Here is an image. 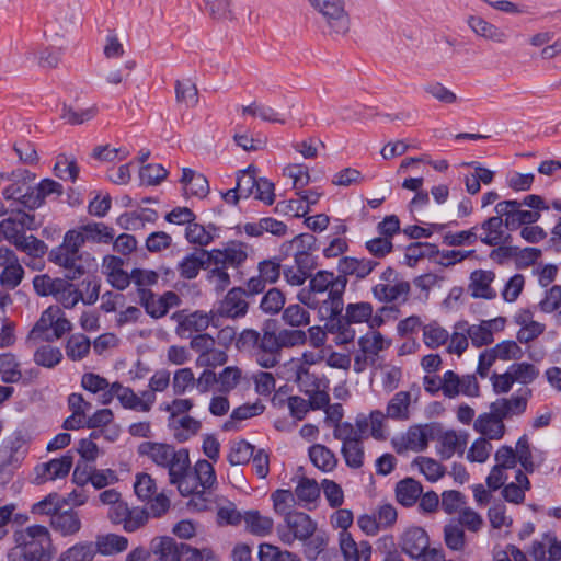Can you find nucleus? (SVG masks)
Here are the masks:
<instances>
[{"instance_id": "c9c22d12", "label": "nucleus", "mask_w": 561, "mask_h": 561, "mask_svg": "<svg viewBox=\"0 0 561 561\" xmlns=\"http://www.w3.org/2000/svg\"><path fill=\"white\" fill-rule=\"evenodd\" d=\"M527 407V400L519 396H513L508 399H499L490 404V410L499 414L502 419L511 415L522 414Z\"/></svg>"}, {"instance_id": "37998d69", "label": "nucleus", "mask_w": 561, "mask_h": 561, "mask_svg": "<svg viewBox=\"0 0 561 561\" xmlns=\"http://www.w3.org/2000/svg\"><path fill=\"white\" fill-rule=\"evenodd\" d=\"M20 362L12 353L0 354V375L4 383H18L23 379Z\"/></svg>"}, {"instance_id": "58836bf2", "label": "nucleus", "mask_w": 561, "mask_h": 561, "mask_svg": "<svg viewBox=\"0 0 561 561\" xmlns=\"http://www.w3.org/2000/svg\"><path fill=\"white\" fill-rule=\"evenodd\" d=\"M308 454L311 462L323 472L332 471L337 465L335 454L325 445H312Z\"/></svg>"}, {"instance_id": "6e6552de", "label": "nucleus", "mask_w": 561, "mask_h": 561, "mask_svg": "<svg viewBox=\"0 0 561 561\" xmlns=\"http://www.w3.org/2000/svg\"><path fill=\"white\" fill-rule=\"evenodd\" d=\"M317 525L307 513L294 511L287 513L284 523L277 526V536L285 546H293L295 541H306Z\"/></svg>"}, {"instance_id": "a211bd4d", "label": "nucleus", "mask_w": 561, "mask_h": 561, "mask_svg": "<svg viewBox=\"0 0 561 561\" xmlns=\"http://www.w3.org/2000/svg\"><path fill=\"white\" fill-rule=\"evenodd\" d=\"M430 547L426 531L421 527L407 529L401 537V549L412 559L421 558Z\"/></svg>"}, {"instance_id": "79ce46f5", "label": "nucleus", "mask_w": 561, "mask_h": 561, "mask_svg": "<svg viewBox=\"0 0 561 561\" xmlns=\"http://www.w3.org/2000/svg\"><path fill=\"white\" fill-rule=\"evenodd\" d=\"M207 14L217 22L236 20L232 0H203Z\"/></svg>"}, {"instance_id": "c756f323", "label": "nucleus", "mask_w": 561, "mask_h": 561, "mask_svg": "<svg viewBox=\"0 0 561 561\" xmlns=\"http://www.w3.org/2000/svg\"><path fill=\"white\" fill-rule=\"evenodd\" d=\"M207 253L209 251L198 250L183 257L178 265L180 276L185 279L195 278L199 271L206 267Z\"/></svg>"}, {"instance_id": "8fccbe9b", "label": "nucleus", "mask_w": 561, "mask_h": 561, "mask_svg": "<svg viewBox=\"0 0 561 561\" xmlns=\"http://www.w3.org/2000/svg\"><path fill=\"white\" fill-rule=\"evenodd\" d=\"M549 548L540 541H535L531 547L530 556L535 561H559L561 560V542L556 538L548 539Z\"/></svg>"}, {"instance_id": "3c124183", "label": "nucleus", "mask_w": 561, "mask_h": 561, "mask_svg": "<svg viewBox=\"0 0 561 561\" xmlns=\"http://www.w3.org/2000/svg\"><path fill=\"white\" fill-rule=\"evenodd\" d=\"M171 424L174 428V437L181 443L190 439L202 427V423L190 415H182L179 419H174Z\"/></svg>"}, {"instance_id": "a19ab883", "label": "nucleus", "mask_w": 561, "mask_h": 561, "mask_svg": "<svg viewBox=\"0 0 561 561\" xmlns=\"http://www.w3.org/2000/svg\"><path fill=\"white\" fill-rule=\"evenodd\" d=\"M135 66L133 60L126 61L123 66L108 65L103 69L101 79L106 85H121L127 81Z\"/></svg>"}, {"instance_id": "c03bdc74", "label": "nucleus", "mask_w": 561, "mask_h": 561, "mask_svg": "<svg viewBox=\"0 0 561 561\" xmlns=\"http://www.w3.org/2000/svg\"><path fill=\"white\" fill-rule=\"evenodd\" d=\"M151 551L159 561H179L180 543L170 537H162L152 540Z\"/></svg>"}, {"instance_id": "052dcab7", "label": "nucleus", "mask_w": 561, "mask_h": 561, "mask_svg": "<svg viewBox=\"0 0 561 561\" xmlns=\"http://www.w3.org/2000/svg\"><path fill=\"white\" fill-rule=\"evenodd\" d=\"M241 112L242 115L259 116L265 122L285 124V119L280 117L279 113L268 105L253 102L249 105H243Z\"/></svg>"}, {"instance_id": "0e129e2a", "label": "nucleus", "mask_w": 561, "mask_h": 561, "mask_svg": "<svg viewBox=\"0 0 561 561\" xmlns=\"http://www.w3.org/2000/svg\"><path fill=\"white\" fill-rule=\"evenodd\" d=\"M413 465L431 481L436 482L445 474V468L435 459L428 457H417Z\"/></svg>"}, {"instance_id": "39448f33", "label": "nucleus", "mask_w": 561, "mask_h": 561, "mask_svg": "<svg viewBox=\"0 0 561 561\" xmlns=\"http://www.w3.org/2000/svg\"><path fill=\"white\" fill-rule=\"evenodd\" d=\"M318 14L322 32L330 37H344L351 30L346 0H307Z\"/></svg>"}, {"instance_id": "72a5a7b5", "label": "nucleus", "mask_w": 561, "mask_h": 561, "mask_svg": "<svg viewBox=\"0 0 561 561\" xmlns=\"http://www.w3.org/2000/svg\"><path fill=\"white\" fill-rule=\"evenodd\" d=\"M411 401L410 391L397 392L387 404V417L396 421H408L410 419Z\"/></svg>"}, {"instance_id": "6e6d98bb", "label": "nucleus", "mask_w": 561, "mask_h": 561, "mask_svg": "<svg viewBox=\"0 0 561 561\" xmlns=\"http://www.w3.org/2000/svg\"><path fill=\"white\" fill-rule=\"evenodd\" d=\"M107 267L111 270L108 273V282L113 287L123 290L129 286L131 280V273L128 274L122 270V260L115 256L108 257Z\"/></svg>"}, {"instance_id": "7ed1b4c3", "label": "nucleus", "mask_w": 561, "mask_h": 561, "mask_svg": "<svg viewBox=\"0 0 561 561\" xmlns=\"http://www.w3.org/2000/svg\"><path fill=\"white\" fill-rule=\"evenodd\" d=\"M247 252L241 244L225 249H213L207 253V280L216 293H222L230 285L229 267L237 268L247 260Z\"/></svg>"}, {"instance_id": "69168bd1", "label": "nucleus", "mask_w": 561, "mask_h": 561, "mask_svg": "<svg viewBox=\"0 0 561 561\" xmlns=\"http://www.w3.org/2000/svg\"><path fill=\"white\" fill-rule=\"evenodd\" d=\"M15 247L20 251L25 252L32 259L42 257L46 251L47 245L44 241L37 239L34 236H24L15 241Z\"/></svg>"}, {"instance_id": "ea45409f", "label": "nucleus", "mask_w": 561, "mask_h": 561, "mask_svg": "<svg viewBox=\"0 0 561 561\" xmlns=\"http://www.w3.org/2000/svg\"><path fill=\"white\" fill-rule=\"evenodd\" d=\"M247 529L255 536H267L272 533L274 520L259 511H248L243 516Z\"/></svg>"}, {"instance_id": "f03ea898", "label": "nucleus", "mask_w": 561, "mask_h": 561, "mask_svg": "<svg viewBox=\"0 0 561 561\" xmlns=\"http://www.w3.org/2000/svg\"><path fill=\"white\" fill-rule=\"evenodd\" d=\"M14 547L8 552V561H50L53 545L47 527L32 525L16 530Z\"/></svg>"}, {"instance_id": "5701e85b", "label": "nucleus", "mask_w": 561, "mask_h": 561, "mask_svg": "<svg viewBox=\"0 0 561 561\" xmlns=\"http://www.w3.org/2000/svg\"><path fill=\"white\" fill-rule=\"evenodd\" d=\"M379 263L370 259H356L344 256L339 261L337 270L346 278L347 275L356 276L359 279L368 276Z\"/></svg>"}, {"instance_id": "6ab92c4d", "label": "nucleus", "mask_w": 561, "mask_h": 561, "mask_svg": "<svg viewBox=\"0 0 561 561\" xmlns=\"http://www.w3.org/2000/svg\"><path fill=\"white\" fill-rule=\"evenodd\" d=\"M473 428L486 439L497 440L505 434L503 419L491 410L474 420Z\"/></svg>"}, {"instance_id": "a18cd8bd", "label": "nucleus", "mask_w": 561, "mask_h": 561, "mask_svg": "<svg viewBox=\"0 0 561 561\" xmlns=\"http://www.w3.org/2000/svg\"><path fill=\"white\" fill-rule=\"evenodd\" d=\"M257 558L259 561H302L297 553L268 542L259 546Z\"/></svg>"}, {"instance_id": "bf43d9fd", "label": "nucleus", "mask_w": 561, "mask_h": 561, "mask_svg": "<svg viewBox=\"0 0 561 561\" xmlns=\"http://www.w3.org/2000/svg\"><path fill=\"white\" fill-rule=\"evenodd\" d=\"M264 409L265 407L260 402L240 405L232 411L230 420L224 423L222 430L231 431L234 428V421H243L252 416L260 415L263 413Z\"/></svg>"}, {"instance_id": "f3484780", "label": "nucleus", "mask_w": 561, "mask_h": 561, "mask_svg": "<svg viewBox=\"0 0 561 561\" xmlns=\"http://www.w3.org/2000/svg\"><path fill=\"white\" fill-rule=\"evenodd\" d=\"M495 277V273L489 270H474L471 272L468 284V291L471 297L485 300L496 298L497 293L492 287Z\"/></svg>"}, {"instance_id": "aec40b11", "label": "nucleus", "mask_w": 561, "mask_h": 561, "mask_svg": "<svg viewBox=\"0 0 561 561\" xmlns=\"http://www.w3.org/2000/svg\"><path fill=\"white\" fill-rule=\"evenodd\" d=\"M503 226H505L503 219L500 216H492L485 219L481 224L482 233L478 237V239L486 245L496 247L503 243H506L511 236L506 234Z\"/></svg>"}, {"instance_id": "b1692460", "label": "nucleus", "mask_w": 561, "mask_h": 561, "mask_svg": "<svg viewBox=\"0 0 561 561\" xmlns=\"http://www.w3.org/2000/svg\"><path fill=\"white\" fill-rule=\"evenodd\" d=\"M50 526L62 536H73L81 529V519L72 508L59 511L50 517Z\"/></svg>"}, {"instance_id": "ddd939ff", "label": "nucleus", "mask_w": 561, "mask_h": 561, "mask_svg": "<svg viewBox=\"0 0 561 561\" xmlns=\"http://www.w3.org/2000/svg\"><path fill=\"white\" fill-rule=\"evenodd\" d=\"M113 393L124 409L137 412H149L157 399L152 391H142L138 396L131 388L118 381L113 382Z\"/></svg>"}, {"instance_id": "864d4df0", "label": "nucleus", "mask_w": 561, "mask_h": 561, "mask_svg": "<svg viewBox=\"0 0 561 561\" xmlns=\"http://www.w3.org/2000/svg\"><path fill=\"white\" fill-rule=\"evenodd\" d=\"M95 554L93 542H78L62 552L57 561H92Z\"/></svg>"}, {"instance_id": "4c0bfd02", "label": "nucleus", "mask_w": 561, "mask_h": 561, "mask_svg": "<svg viewBox=\"0 0 561 561\" xmlns=\"http://www.w3.org/2000/svg\"><path fill=\"white\" fill-rule=\"evenodd\" d=\"M77 232L81 234L83 243L85 241L110 243L114 239V230L103 222H91L84 225L80 230H77Z\"/></svg>"}, {"instance_id": "20e7f679", "label": "nucleus", "mask_w": 561, "mask_h": 561, "mask_svg": "<svg viewBox=\"0 0 561 561\" xmlns=\"http://www.w3.org/2000/svg\"><path fill=\"white\" fill-rule=\"evenodd\" d=\"M237 347L253 351L259 365L264 368L275 367L280 359L277 333L267 329L262 333L253 329H244L237 339Z\"/></svg>"}, {"instance_id": "dca6fc26", "label": "nucleus", "mask_w": 561, "mask_h": 561, "mask_svg": "<svg viewBox=\"0 0 561 561\" xmlns=\"http://www.w3.org/2000/svg\"><path fill=\"white\" fill-rule=\"evenodd\" d=\"M245 297V289L241 287L231 288L219 302L215 314L231 319L244 317L249 308Z\"/></svg>"}, {"instance_id": "e433bc0d", "label": "nucleus", "mask_w": 561, "mask_h": 561, "mask_svg": "<svg viewBox=\"0 0 561 561\" xmlns=\"http://www.w3.org/2000/svg\"><path fill=\"white\" fill-rule=\"evenodd\" d=\"M301 543L306 559L314 561L325 550L329 543V535L317 525L309 538L306 541H301Z\"/></svg>"}, {"instance_id": "680f3d73", "label": "nucleus", "mask_w": 561, "mask_h": 561, "mask_svg": "<svg viewBox=\"0 0 561 561\" xmlns=\"http://www.w3.org/2000/svg\"><path fill=\"white\" fill-rule=\"evenodd\" d=\"M373 314V306L370 302L362 301L348 304L345 309V314H341V319L348 323H362L370 319Z\"/></svg>"}, {"instance_id": "2f4dec72", "label": "nucleus", "mask_w": 561, "mask_h": 561, "mask_svg": "<svg viewBox=\"0 0 561 561\" xmlns=\"http://www.w3.org/2000/svg\"><path fill=\"white\" fill-rule=\"evenodd\" d=\"M32 194L27 197L28 209L38 208L45 201L46 197L56 194L61 195L64 190L62 185L51 179H45L38 183V185L32 187Z\"/></svg>"}, {"instance_id": "bb28decb", "label": "nucleus", "mask_w": 561, "mask_h": 561, "mask_svg": "<svg viewBox=\"0 0 561 561\" xmlns=\"http://www.w3.org/2000/svg\"><path fill=\"white\" fill-rule=\"evenodd\" d=\"M390 345V340H387L378 331H369L358 339L359 350L375 363L379 359L380 352L387 350Z\"/></svg>"}, {"instance_id": "9d476101", "label": "nucleus", "mask_w": 561, "mask_h": 561, "mask_svg": "<svg viewBox=\"0 0 561 561\" xmlns=\"http://www.w3.org/2000/svg\"><path fill=\"white\" fill-rule=\"evenodd\" d=\"M353 432L348 426L342 430H333V437L342 443L341 454L347 467L359 469L364 466L365 451L363 439L354 438Z\"/></svg>"}, {"instance_id": "338daca9", "label": "nucleus", "mask_w": 561, "mask_h": 561, "mask_svg": "<svg viewBox=\"0 0 561 561\" xmlns=\"http://www.w3.org/2000/svg\"><path fill=\"white\" fill-rule=\"evenodd\" d=\"M295 495L300 503H312L320 496V488L316 480L304 477L295 489Z\"/></svg>"}, {"instance_id": "473e14b6", "label": "nucleus", "mask_w": 561, "mask_h": 561, "mask_svg": "<svg viewBox=\"0 0 561 561\" xmlns=\"http://www.w3.org/2000/svg\"><path fill=\"white\" fill-rule=\"evenodd\" d=\"M423 493L422 484L413 478H405L396 485L397 501L403 506L414 505Z\"/></svg>"}, {"instance_id": "603ef678", "label": "nucleus", "mask_w": 561, "mask_h": 561, "mask_svg": "<svg viewBox=\"0 0 561 561\" xmlns=\"http://www.w3.org/2000/svg\"><path fill=\"white\" fill-rule=\"evenodd\" d=\"M91 342L84 334H72L66 344V355L69 359L77 362L88 356Z\"/></svg>"}, {"instance_id": "423d86ee", "label": "nucleus", "mask_w": 561, "mask_h": 561, "mask_svg": "<svg viewBox=\"0 0 561 561\" xmlns=\"http://www.w3.org/2000/svg\"><path fill=\"white\" fill-rule=\"evenodd\" d=\"M83 245V239L77 230H69L60 245L49 252V260L67 271L66 277L75 279L84 274L79 249Z\"/></svg>"}, {"instance_id": "a878e982", "label": "nucleus", "mask_w": 561, "mask_h": 561, "mask_svg": "<svg viewBox=\"0 0 561 561\" xmlns=\"http://www.w3.org/2000/svg\"><path fill=\"white\" fill-rule=\"evenodd\" d=\"M169 481L171 484L176 485L180 494L183 496H188L191 493L201 491L198 489L201 485L196 473L194 470H191L190 456H187L184 468L176 472L175 476H169Z\"/></svg>"}, {"instance_id": "e2e57ef3", "label": "nucleus", "mask_w": 561, "mask_h": 561, "mask_svg": "<svg viewBox=\"0 0 561 561\" xmlns=\"http://www.w3.org/2000/svg\"><path fill=\"white\" fill-rule=\"evenodd\" d=\"M254 454V446L247 440H239L231 445L228 461L231 466H241L250 461Z\"/></svg>"}, {"instance_id": "9b49d317", "label": "nucleus", "mask_w": 561, "mask_h": 561, "mask_svg": "<svg viewBox=\"0 0 561 561\" xmlns=\"http://www.w3.org/2000/svg\"><path fill=\"white\" fill-rule=\"evenodd\" d=\"M442 392L449 399H454L459 394L473 398L480 393L478 380L473 375L459 377L453 370H447L442 377Z\"/></svg>"}, {"instance_id": "49530a36", "label": "nucleus", "mask_w": 561, "mask_h": 561, "mask_svg": "<svg viewBox=\"0 0 561 561\" xmlns=\"http://www.w3.org/2000/svg\"><path fill=\"white\" fill-rule=\"evenodd\" d=\"M57 288L54 294V298L62 305L66 309L73 308L81 299H83L82 293L76 288V286L66 279H60L57 283Z\"/></svg>"}, {"instance_id": "f704fd0d", "label": "nucleus", "mask_w": 561, "mask_h": 561, "mask_svg": "<svg viewBox=\"0 0 561 561\" xmlns=\"http://www.w3.org/2000/svg\"><path fill=\"white\" fill-rule=\"evenodd\" d=\"M94 543L96 552L113 556L123 552L128 547V539L116 534L99 535Z\"/></svg>"}, {"instance_id": "4be33fe9", "label": "nucleus", "mask_w": 561, "mask_h": 561, "mask_svg": "<svg viewBox=\"0 0 561 561\" xmlns=\"http://www.w3.org/2000/svg\"><path fill=\"white\" fill-rule=\"evenodd\" d=\"M468 435L447 431L438 437L437 453L442 459H449L456 453L462 455L467 445Z\"/></svg>"}, {"instance_id": "7c9ffc66", "label": "nucleus", "mask_w": 561, "mask_h": 561, "mask_svg": "<svg viewBox=\"0 0 561 561\" xmlns=\"http://www.w3.org/2000/svg\"><path fill=\"white\" fill-rule=\"evenodd\" d=\"M181 183L185 185V193L192 196L203 198L209 193V184L206 176L192 169L182 170Z\"/></svg>"}, {"instance_id": "1a4fd4ad", "label": "nucleus", "mask_w": 561, "mask_h": 561, "mask_svg": "<svg viewBox=\"0 0 561 561\" xmlns=\"http://www.w3.org/2000/svg\"><path fill=\"white\" fill-rule=\"evenodd\" d=\"M434 438V426L430 424L413 425L399 437L392 439L393 448L397 453L401 454L407 450L422 451L427 445L428 440Z\"/></svg>"}, {"instance_id": "c85d7f7f", "label": "nucleus", "mask_w": 561, "mask_h": 561, "mask_svg": "<svg viewBox=\"0 0 561 561\" xmlns=\"http://www.w3.org/2000/svg\"><path fill=\"white\" fill-rule=\"evenodd\" d=\"M410 293L408 282H398L396 284L379 283L373 287V295L379 301L392 302L399 299H407Z\"/></svg>"}, {"instance_id": "09e8293b", "label": "nucleus", "mask_w": 561, "mask_h": 561, "mask_svg": "<svg viewBox=\"0 0 561 561\" xmlns=\"http://www.w3.org/2000/svg\"><path fill=\"white\" fill-rule=\"evenodd\" d=\"M444 541L448 549L453 551H462L466 547V535L460 523L456 519L449 520L444 526Z\"/></svg>"}, {"instance_id": "de8ad7c7", "label": "nucleus", "mask_w": 561, "mask_h": 561, "mask_svg": "<svg viewBox=\"0 0 561 561\" xmlns=\"http://www.w3.org/2000/svg\"><path fill=\"white\" fill-rule=\"evenodd\" d=\"M26 61H37L42 68H56L60 61V53L54 48L45 47L41 49L31 48L25 53Z\"/></svg>"}, {"instance_id": "cd10ccee", "label": "nucleus", "mask_w": 561, "mask_h": 561, "mask_svg": "<svg viewBox=\"0 0 561 561\" xmlns=\"http://www.w3.org/2000/svg\"><path fill=\"white\" fill-rule=\"evenodd\" d=\"M58 314H61V310L58 306H50L44 310L28 333L27 340L45 342V336L50 335L55 318H57Z\"/></svg>"}, {"instance_id": "13d9d810", "label": "nucleus", "mask_w": 561, "mask_h": 561, "mask_svg": "<svg viewBox=\"0 0 561 561\" xmlns=\"http://www.w3.org/2000/svg\"><path fill=\"white\" fill-rule=\"evenodd\" d=\"M33 359L38 366L54 368L61 362L62 353L58 347L45 344L37 347L34 352Z\"/></svg>"}, {"instance_id": "4468645a", "label": "nucleus", "mask_w": 561, "mask_h": 561, "mask_svg": "<svg viewBox=\"0 0 561 561\" xmlns=\"http://www.w3.org/2000/svg\"><path fill=\"white\" fill-rule=\"evenodd\" d=\"M178 323L175 333L181 339H190L194 333L204 332L211 323L214 314H208L202 311H194L190 314H185L183 311H178L172 314Z\"/></svg>"}, {"instance_id": "2eb2a0df", "label": "nucleus", "mask_w": 561, "mask_h": 561, "mask_svg": "<svg viewBox=\"0 0 561 561\" xmlns=\"http://www.w3.org/2000/svg\"><path fill=\"white\" fill-rule=\"evenodd\" d=\"M139 302L151 318L159 319L164 317L171 308L178 307L181 299L174 291H165L157 296L152 291L142 290Z\"/></svg>"}, {"instance_id": "393cba45", "label": "nucleus", "mask_w": 561, "mask_h": 561, "mask_svg": "<svg viewBox=\"0 0 561 561\" xmlns=\"http://www.w3.org/2000/svg\"><path fill=\"white\" fill-rule=\"evenodd\" d=\"M467 23L470 30L480 37L497 44H503L506 42V33L496 25L485 21L481 16L470 15L467 20Z\"/></svg>"}, {"instance_id": "0eeeda50", "label": "nucleus", "mask_w": 561, "mask_h": 561, "mask_svg": "<svg viewBox=\"0 0 561 561\" xmlns=\"http://www.w3.org/2000/svg\"><path fill=\"white\" fill-rule=\"evenodd\" d=\"M137 451L159 467L167 468L169 476H175L187 460V449L176 450L172 445L157 442H142Z\"/></svg>"}, {"instance_id": "774afa93", "label": "nucleus", "mask_w": 561, "mask_h": 561, "mask_svg": "<svg viewBox=\"0 0 561 561\" xmlns=\"http://www.w3.org/2000/svg\"><path fill=\"white\" fill-rule=\"evenodd\" d=\"M179 561H218V559L210 549L199 550L181 542Z\"/></svg>"}, {"instance_id": "4d7b16f0", "label": "nucleus", "mask_w": 561, "mask_h": 561, "mask_svg": "<svg viewBox=\"0 0 561 561\" xmlns=\"http://www.w3.org/2000/svg\"><path fill=\"white\" fill-rule=\"evenodd\" d=\"M449 340V332L437 322H432L423 327V341L430 348H438Z\"/></svg>"}, {"instance_id": "f8f14e48", "label": "nucleus", "mask_w": 561, "mask_h": 561, "mask_svg": "<svg viewBox=\"0 0 561 561\" xmlns=\"http://www.w3.org/2000/svg\"><path fill=\"white\" fill-rule=\"evenodd\" d=\"M72 465L73 456L69 451L60 458L39 463L34 468L32 482L36 485H41L48 481L62 479L69 474Z\"/></svg>"}, {"instance_id": "5fc2aeb1", "label": "nucleus", "mask_w": 561, "mask_h": 561, "mask_svg": "<svg viewBox=\"0 0 561 561\" xmlns=\"http://www.w3.org/2000/svg\"><path fill=\"white\" fill-rule=\"evenodd\" d=\"M175 99L187 107H194L198 103V90L191 79L175 81Z\"/></svg>"}, {"instance_id": "412c9836", "label": "nucleus", "mask_w": 561, "mask_h": 561, "mask_svg": "<svg viewBox=\"0 0 561 561\" xmlns=\"http://www.w3.org/2000/svg\"><path fill=\"white\" fill-rule=\"evenodd\" d=\"M339 540L345 561L370 560L371 547L368 542L362 541L358 546L348 531H341Z\"/></svg>"}, {"instance_id": "f257e3e1", "label": "nucleus", "mask_w": 561, "mask_h": 561, "mask_svg": "<svg viewBox=\"0 0 561 561\" xmlns=\"http://www.w3.org/2000/svg\"><path fill=\"white\" fill-rule=\"evenodd\" d=\"M347 285L344 275L318 271L310 277L309 289H301L298 299L309 308H318L321 318H334L343 311V294Z\"/></svg>"}]
</instances>
